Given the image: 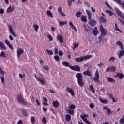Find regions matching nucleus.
I'll use <instances>...</instances> for the list:
<instances>
[{
	"mask_svg": "<svg viewBox=\"0 0 124 124\" xmlns=\"http://www.w3.org/2000/svg\"><path fill=\"white\" fill-rule=\"evenodd\" d=\"M78 85L83 87L84 86V82L83 78V75L81 73H78L76 75Z\"/></svg>",
	"mask_w": 124,
	"mask_h": 124,
	"instance_id": "1",
	"label": "nucleus"
},
{
	"mask_svg": "<svg viewBox=\"0 0 124 124\" xmlns=\"http://www.w3.org/2000/svg\"><path fill=\"white\" fill-rule=\"evenodd\" d=\"M91 58H92V55H87V56H85L83 57L76 58L75 61L77 62H82L84 60L89 59Z\"/></svg>",
	"mask_w": 124,
	"mask_h": 124,
	"instance_id": "2",
	"label": "nucleus"
},
{
	"mask_svg": "<svg viewBox=\"0 0 124 124\" xmlns=\"http://www.w3.org/2000/svg\"><path fill=\"white\" fill-rule=\"evenodd\" d=\"M17 97L18 102H20L24 105L26 106L28 105L27 101H25V100L24 99L21 95H17Z\"/></svg>",
	"mask_w": 124,
	"mask_h": 124,
	"instance_id": "3",
	"label": "nucleus"
},
{
	"mask_svg": "<svg viewBox=\"0 0 124 124\" xmlns=\"http://www.w3.org/2000/svg\"><path fill=\"white\" fill-rule=\"evenodd\" d=\"M100 75L98 70H96L95 74V77L93 78V80L96 82L98 84L101 83V81L99 80Z\"/></svg>",
	"mask_w": 124,
	"mask_h": 124,
	"instance_id": "4",
	"label": "nucleus"
},
{
	"mask_svg": "<svg viewBox=\"0 0 124 124\" xmlns=\"http://www.w3.org/2000/svg\"><path fill=\"white\" fill-rule=\"evenodd\" d=\"M114 11H115V13H116V14H117L118 16H120V17H121L122 19L124 20V13L122 11H121L118 8H114Z\"/></svg>",
	"mask_w": 124,
	"mask_h": 124,
	"instance_id": "5",
	"label": "nucleus"
},
{
	"mask_svg": "<svg viewBox=\"0 0 124 124\" xmlns=\"http://www.w3.org/2000/svg\"><path fill=\"white\" fill-rule=\"evenodd\" d=\"M76 108V106L75 105H71L70 106L69 109L67 110L68 113L71 114V115H73L74 113V109Z\"/></svg>",
	"mask_w": 124,
	"mask_h": 124,
	"instance_id": "6",
	"label": "nucleus"
},
{
	"mask_svg": "<svg viewBox=\"0 0 124 124\" xmlns=\"http://www.w3.org/2000/svg\"><path fill=\"white\" fill-rule=\"evenodd\" d=\"M80 117L85 123H87V124H92V123L87 120V118H86V117H89L88 114H83V115H81Z\"/></svg>",
	"mask_w": 124,
	"mask_h": 124,
	"instance_id": "7",
	"label": "nucleus"
},
{
	"mask_svg": "<svg viewBox=\"0 0 124 124\" xmlns=\"http://www.w3.org/2000/svg\"><path fill=\"white\" fill-rule=\"evenodd\" d=\"M69 68L75 71L80 72V67L78 65H75L74 66L70 65L69 66Z\"/></svg>",
	"mask_w": 124,
	"mask_h": 124,
	"instance_id": "8",
	"label": "nucleus"
},
{
	"mask_svg": "<svg viewBox=\"0 0 124 124\" xmlns=\"http://www.w3.org/2000/svg\"><path fill=\"white\" fill-rule=\"evenodd\" d=\"M100 31L101 32V35L102 36H105L106 35L107 31L104 29V27L102 25H101L100 27Z\"/></svg>",
	"mask_w": 124,
	"mask_h": 124,
	"instance_id": "9",
	"label": "nucleus"
},
{
	"mask_svg": "<svg viewBox=\"0 0 124 124\" xmlns=\"http://www.w3.org/2000/svg\"><path fill=\"white\" fill-rule=\"evenodd\" d=\"M35 77L36 78V79H37V80L40 82V83L42 84V85H45V79H44L43 78H42L41 79V78L39 76H37L36 75H35Z\"/></svg>",
	"mask_w": 124,
	"mask_h": 124,
	"instance_id": "10",
	"label": "nucleus"
},
{
	"mask_svg": "<svg viewBox=\"0 0 124 124\" xmlns=\"http://www.w3.org/2000/svg\"><path fill=\"white\" fill-rule=\"evenodd\" d=\"M116 68L114 66H111L110 67H108L106 69V72H115L116 71Z\"/></svg>",
	"mask_w": 124,
	"mask_h": 124,
	"instance_id": "11",
	"label": "nucleus"
},
{
	"mask_svg": "<svg viewBox=\"0 0 124 124\" xmlns=\"http://www.w3.org/2000/svg\"><path fill=\"white\" fill-rule=\"evenodd\" d=\"M8 29L9 30V31H10V33L12 35H13V36L15 38L16 37V35L14 31V30L12 29V27L11 25L8 24Z\"/></svg>",
	"mask_w": 124,
	"mask_h": 124,
	"instance_id": "12",
	"label": "nucleus"
},
{
	"mask_svg": "<svg viewBox=\"0 0 124 124\" xmlns=\"http://www.w3.org/2000/svg\"><path fill=\"white\" fill-rule=\"evenodd\" d=\"M90 21L89 22V24L92 27H93L94 26H95L96 24L97 23V22L94 19L92 20V17H91V19H89Z\"/></svg>",
	"mask_w": 124,
	"mask_h": 124,
	"instance_id": "13",
	"label": "nucleus"
},
{
	"mask_svg": "<svg viewBox=\"0 0 124 124\" xmlns=\"http://www.w3.org/2000/svg\"><path fill=\"white\" fill-rule=\"evenodd\" d=\"M0 47L1 50H6L7 49L6 46L2 41H0Z\"/></svg>",
	"mask_w": 124,
	"mask_h": 124,
	"instance_id": "14",
	"label": "nucleus"
},
{
	"mask_svg": "<svg viewBox=\"0 0 124 124\" xmlns=\"http://www.w3.org/2000/svg\"><path fill=\"white\" fill-rule=\"evenodd\" d=\"M66 92L69 93L72 96H74L75 93L74 92V90L71 89V88H69V87H66Z\"/></svg>",
	"mask_w": 124,
	"mask_h": 124,
	"instance_id": "15",
	"label": "nucleus"
},
{
	"mask_svg": "<svg viewBox=\"0 0 124 124\" xmlns=\"http://www.w3.org/2000/svg\"><path fill=\"white\" fill-rule=\"evenodd\" d=\"M17 57L18 58H19L20 56L24 53V50L21 48H19V49L17 50Z\"/></svg>",
	"mask_w": 124,
	"mask_h": 124,
	"instance_id": "16",
	"label": "nucleus"
},
{
	"mask_svg": "<svg viewBox=\"0 0 124 124\" xmlns=\"http://www.w3.org/2000/svg\"><path fill=\"white\" fill-rule=\"evenodd\" d=\"M15 9V7L13 6L11 7V5H10L7 9V13H11Z\"/></svg>",
	"mask_w": 124,
	"mask_h": 124,
	"instance_id": "17",
	"label": "nucleus"
},
{
	"mask_svg": "<svg viewBox=\"0 0 124 124\" xmlns=\"http://www.w3.org/2000/svg\"><path fill=\"white\" fill-rule=\"evenodd\" d=\"M104 110H107V113L108 115H111L113 111H111L110 108H108L107 107H104L103 108Z\"/></svg>",
	"mask_w": 124,
	"mask_h": 124,
	"instance_id": "18",
	"label": "nucleus"
},
{
	"mask_svg": "<svg viewBox=\"0 0 124 124\" xmlns=\"http://www.w3.org/2000/svg\"><path fill=\"white\" fill-rule=\"evenodd\" d=\"M83 75L85 76H88L89 77L92 76L91 72L89 70H87L83 72Z\"/></svg>",
	"mask_w": 124,
	"mask_h": 124,
	"instance_id": "19",
	"label": "nucleus"
},
{
	"mask_svg": "<svg viewBox=\"0 0 124 124\" xmlns=\"http://www.w3.org/2000/svg\"><path fill=\"white\" fill-rule=\"evenodd\" d=\"M58 41H59L60 43H63V39L62 36V35H59L57 37Z\"/></svg>",
	"mask_w": 124,
	"mask_h": 124,
	"instance_id": "20",
	"label": "nucleus"
},
{
	"mask_svg": "<svg viewBox=\"0 0 124 124\" xmlns=\"http://www.w3.org/2000/svg\"><path fill=\"white\" fill-rule=\"evenodd\" d=\"M116 45H117L119 46H120V48L121 49V50H124V46L121 41H118L117 42H116Z\"/></svg>",
	"mask_w": 124,
	"mask_h": 124,
	"instance_id": "21",
	"label": "nucleus"
},
{
	"mask_svg": "<svg viewBox=\"0 0 124 124\" xmlns=\"http://www.w3.org/2000/svg\"><path fill=\"white\" fill-rule=\"evenodd\" d=\"M83 27L84 28L85 31L89 32L90 31V29H91V27H90L88 25L84 24L83 25Z\"/></svg>",
	"mask_w": 124,
	"mask_h": 124,
	"instance_id": "22",
	"label": "nucleus"
},
{
	"mask_svg": "<svg viewBox=\"0 0 124 124\" xmlns=\"http://www.w3.org/2000/svg\"><path fill=\"white\" fill-rule=\"evenodd\" d=\"M69 25L71 26L72 29L74 30L75 32H77V29L75 26L73 24V23L71 21L69 22Z\"/></svg>",
	"mask_w": 124,
	"mask_h": 124,
	"instance_id": "23",
	"label": "nucleus"
},
{
	"mask_svg": "<svg viewBox=\"0 0 124 124\" xmlns=\"http://www.w3.org/2000/svg\"><path fill=\"white\" fill-rule=\"evenodd\" d=\"M107 79L108 82H110L111 83H115L116 82V80L114 78H112L111 77H107Z\"/></svg>",
	"mask_w": 124,
	"mask_h": 124,
	"instance_id": "24",
	"label": "nucleus"
},
{
	"mask_svg": "<svg viewBox=\"0 0 124 124\" xmlns=\"http://www.w3.org/2000/svg\"><path fill=\"white\" fill-rule=\"evenodd\" d=\"M98 30H97V27H95L94 30L93 31V34L94 36H96L98 33Z\"/></svg>",
	"mask_w": 124,
	"mask_h": 124,
	"instance_id": "25",
	"label": "nucleus"
},
{
	"mask_svg": "<svg viewBox=\"0 0 124 124\" xmlns=\"http://www.w3.org/2000/svg\"><path fill=\"white\" fill-rule=\"evenodd\" d=\"M65 118L67 122H69L71 120V116L70 114H65Z\"/></svg>",
	"mask_w": 124,
	"mask_h": 124,
	"instance_id": "26",
	"label": "nucleus"
},
{
	"mask_svg": "<svg viewBox=\"0 0 124 124\" xmlns=\"http://www.w3.org/2000/svg\"><path fill=\"white\" fill-rule=\"evenodd\" d=\"M60 104L58 101H53V106L55 108L59 107Z\"/></svg>",
	"mask_w": 124,
	"mask_h": 124,
	"instance_id": "27",
	"label": "nucleus"
},
{
	"mask_svg": "<svg viewBox=\"0 0 124 124\" xmlns=\"http://www.w3.org/2000/svg\"><path fill=\"white\" fill-rule=\"evenodd\" d=\"M46 13H47V15L48 16H49V17H50L51 18H54L52 13H51V12L50 10H47L46 12Z\"/></svg>",
	"mask_w": 124,
	"mask_h": 124,
	"instance_id": "28",
	"label": "nucleus"
},
{
	"mask_svg": "<svg viewBox=\"0 0 124 124\" xmlns=\"http://www.w3.org/2000/svg\"><path fill=\"white\" fill-rule=\"evenodd\" d=\"M99 19L101 23H105L107 21V20L103 16L100 17Z\"/></svg>",
	"mask_w": 124,
	"mask_h": 124,
	"instance_id": "29",
	"label": "nucleus"
},
{
	"mask_svg": "<svg viewBox=\"0 0 124 124\" xmlns=\"http://www.w3.org/2000/svg\"><path fill=\"white\" fill-rule=\"evenodd\" d=\"M22 113L25 116L27 117L28 116V113H27V111L25 108H22Z\"/></svg>",
	"mask_w": 124,
	"mask_h": 124,
	"instance_id": "30",
	"label": "nucleus"
},
{
	"mask_svg": "<svg viewBox=\"0 0 124 124\" xmlns=\"http://www.w3.org/2000/svg\"><path fill=\"white\" fill-rule=\"evenodd\" d=\"M68 23V21H60L59 22V26L60 27H62V26L64 25H66Z\"/></svg>",
	"mask_w": 124,
	"mask_h": 124,
	"instance_id": "31",
	"label": "nucleus"
},
{
	"mask_svg": "<svg viewBox=\"0 0 124 124\" xmlns=\"http://www.w3.org/2000/svg\"><path fill=\"white\" fill-rule=\"evenodd\" d=\"M124 55V49L120 51L119 52V54H118V58L121 59V57Z\"/></svg>",
	"mask_w": 124,
	"mask_h": 124,
	"instance_id": "32",
	"label": "nucleus"
},
{
	"mask_svg": "<svg viewBox=\"0 0 124 124\" xmlns=\"http://www.w3.org/2000/svg\"><path fill=\"white\" fill-rule=\"evenodd\" d=\"M81 19V21L83 22L86 23L87 22V19L86 18V17L83 15H82Z\"/></svg>",
	"mask_w": 124,
	"mask_h": 124,
	"instance_id": "33",
	"label": "nucleus"
},
{
	"mask_svg": "<svg viewBox=\"0 0 124 124\" xmlns=\"http://www.w3.org/2000/svg\"><path fill=\"white\" fill-rule=\"evenodd\" d=\"M124 78V75L123 73H120L118 75V79H123Z\"/></svg>",
	"mask_w": 124,
	"mask_h": 124,
	"instance_id": "34",
	"label": "nucleus"
},
{
	"mask_svg": "<svg viewBox=\"0 0 124 124\" xmlns=\"http://www.w3.org/2000/svg\"><path fill=\"white\" fill-rule=\"evenodd\" d=\"M0 57H3V58H7L6 55L4 51H2L1 52L0 54Z\"/></svg>",
	"mask_w": 124,
	"mask_h": 124,
	"instance_id": "35",
	"label": "nucleus"
},
{
	"mask_svg": "<svg viewBox=\"0 0 124 124\" xmlns=\"http://www.w3.org/2000/svg\"><path fill=\"white\" fill-rule=\"evenodd\" d=\"M89 90H91L93 93H95V89H94L93 85H90Z\"/></svg>",
	"mask_w": 124,
	"mask_h": 124,
	"instance_id": "36",
	"label": "nucleus"
},
{
	"mask_svg": "<svg viewBox=\"0 0 124 124\" xmlns=\"http://www.w3.org/2000/svg\"><path fill=\"white\" fill-rule=\"evenodd\" d=\"M86 13L88 14L89 20H91V17H92L91 13L90 12L89 10H86Z\"/></svg>",
	"mask_w": 124,
	"mask_h": 124,
	"instance_id": "37",
	"label": "nucleus"
},
{
	"mask_svg": "<svg viewBox=\"0 0 124 124\" xmlns=\"http://www.w3.org/2000/svg\"><path fill=\"white\" fill-rule=\"evenodd\" d=\"M69 63L67 62H62V65L63 66H64L65 67H69L70 66V65H69Z\"/></svg>",
	"mask_w": 124,
	"mask_h": 124,
	"instance_id": "38",
	"label": "nucleus"
},
{
	"mask_svg": "<svg viewBox=\"0 0 124 124\" xmlns=\"http://www.w3.org/2000/svg\"><path fill=\"white\" fill-rule=\"evenodd\" d=\"M72 2L74 3L75 0H68L67 1L68 5L69 7H71L72 6Z\"/></svg>",
	"mask_w": 124,
	"mask_h": 124,
	"instance_id": "39",
	"label": "nucleus"
},
{
	"mask_svg": "<svg viewBox=\"0 0 124 124\" xmlns=\"http://www.w3.org/2000/svg\"><path fill=\"white\" fill-rule=\"evenodd\" d=\"M33 27L35 29V32H38V29L39 28V26L38 25H33Z\"/></svg>",
	"mask_w": 124,
	"mask_h": 124,
	"instance_id": "40",
	"label": "nucleus"
},
{
	"mask_svg": "<svg viewBox=\"0 0 124 124\" xmlns=\"http://www.w3.org/2000/svg\"><path fill=\"white\" fill-rule=\"evenodd\" d=\"M82 14V12L79 11V12H78L77 13H76V16L77 18H80L81 17V15Z\"/></svg>",
	"mask_w": 124,
	"mask_h": 124,
	"instance_id": "41",
	"label": "nucleus"
},
{
	"mask_svg": "<svg viewBox=\"0 0 124 124\" xmlns=\"http://www.w3.org/2000/svg\"><path fill=\"white\" fill-rule=\"evenodd\" d=\"M106 13L107 14H109V16H112L113 15V12L109 10H106Z\"/></svg>",
	"mask_w": 124,
	"mask_h": 124,
	"instance_id": "42",
	"label": "nucleus"
},
{
	"mask_svg": "<svg viewBox=\"0 0 124 124\" xmlns=\"http://www.w3.org/2000/svg\"><path fill=\"white\" fill-rule=\"evenodd\" d=\"M31 121L32 124H34L35 122V118L34 117V116H31Z\"/></svg>",
	"mask_w": 124,
	"mask_h": 124,
	"instance_id": "43",
	"label": "nucleus"
},
{
	"mask_svg": "<svg viewBox=\"0 0 124 124\" xmlns=\"http://www.w3.org/2000/svg\"><path fill=\"white\" fill-rule=\"evenodd\" d=\"M113 1L117 3L119 5H122V2L121 1V0H113Z\"/></svg>",
	"mask_w": 124,
	"mask_h": 124,
	"instance_id": "44",
	"label": "nucleus"
},
{
	"mask_svg": "<svg viewBox=\"0 0 124 124\" xmlns=\"http://www.w3.org/2000/svg\"><path fill=\"white\" fill-rule=\"evenodd\" d=\"M119 123H120V124H124V115H123V117H122V118H120Z\"/></svg>",
	"mask_w": 124,
	"mask_h": 124,
	"instance_id": "45",
	"label": "nucleus"
},
{
	"mask_svg": "<svg viewBox=\"0 0 124 124\" xmlns=\"http://www.w3.org/2000/svg\"><path fill=\"white\" fill-rule=\"evenodd\" d=\"M115 57H114V56H111L110 58H109V61L110 62H114V61H115Z\"/></svg>",
	"mask_w": 124,
	"mask_h": 124,
	"instance_id": "46",
	"label": "nucleus"
},
{
	"mask_svg": "<svg viewBox=\"0 0 124 124\" xmlns=\"http://www.w3.org/2000/svg\"><path fill=\"white\" fill-rule=\"evenodd\" d=\"M46 52L49 55H53V52L52 50H49L48 49H46Z\"/></svg>",
	"mask_w": 124,
	"mask_h": 124,
	"instance_id": "47",
	"label": "nucleus"
},
{
	"mask_svg": "<svg viewBox=\"0 0 124 124\" xmlns=\"http://www.w3.org/2000/svg\"><path fill=\"white\" fill-rule=\"evenodd\" d=\"M79 46V44L77 43H75L74 45L73 49H75L78 47Z\"/></svg>",
	"mask_w": 124,
	"mask_h": 124,
	"instance_id": "48",
	"label": "nucleus"
},
{
	"mask_svg": "<svg viewBox=\"0 0 124 124\" xmlns=\"http://www.w3.org/2000/svg\"><path fill=\"white\" fill-rule=\"evenodd\" d=\"M54 52L55 55H57L58 53V47H55Z\"/></svg>",
	"mask_w": 124,
	"mask_h": 124,
	"instance_id": "49",
	"label": "nucleus"
},
{
	"mask_svg": "<svg viewBox=\"0 0 124 124\" xmlns=\"http://www.w3.org/2000/svg\"><path fill=\"white\" fill-rule=\"evenodd\" d=\"M100 101L104 104H106L108 103L107 100H103L102 99H100Z\"/></svg>",
	"mask_w": 124,
	"mask_h": 124,
	"instance_id": "50",
	"label": "nucleus"
},
{
	"mask_svg": "<svg viewBox=\"0 0 124 124\" xmlns=\"http://www.w3.org/2000/svg\"><path fill=\"white\" fill-rule=\"evenodd\" d=\"M54 59L56 61H59L60 60V57L58 55H55L54 56Z\"/></svg>",
	"mask_w": 124,
	"mask_h": 124,
	"instance_id": "51",
	"label": "nucleus"
},
{
	"mask_svg": "<svg viewBox=\"0 0 124 124\" xmlns=\"http://www.w3.org/2000/svg\"><path fill=\"white\" fill-rule=\"evenodd\" d=\"M47 37H48V39H49L50 41H53V37L50 34H48L47 35Z\"/></svg>",
	"mask_w": 124,
	"mask_h": 124,
	"instance_id": "52",
	"label": "nucleus"
},
{
	"mask_svg": "<svg viewBox=\"0 0 124 124\" xmlns=\"http://www.w3.org/2000/svg\"><path fill=\"white\" fill-rule=\"evenodd\" d=\"M19 77H20V78H24V77H25L26 75H25V74H23V75H22V74L19 73Z\"/></svg>",
	"mask_w": 124,
	"mask_h": 124,
	"instance_id": "53",
	"label": "nucleus"
},
{
	"mask_svg": "<svg viewBox=\"0 0 124 124\" xmlns=\"http://www.w3.org/2000/svg\"><path fill=\"white\" fill-rule=\"evenodd\" d=\"M105 4H106L110 9H112V7L109 4V3H108V2H107V1L105 2Z\"/></svg>",
	"mask_w": 124,
	"mask_h": 124,
	"instance_id": "54",
	"label": "nucleus"
},
{
	"mask_svg": "<svg viewBox=\"0 0 124 124\" xmlns=\"http://www.w3.org/2000/svg\"><path fill=\"white\" fill-rule=\"evenodd\" d=\"M63 55H64V53L62 52V51L60 50L59 52V55L60 56H63Z\"/></svg>",
	"mask_w": 124,
	"mask_h": 124,
	"instance_id": "55",
	"label": "nucleus"
},
{
	"mask_svg": "<svg viewBox=\"0 0 124 124\" xmlns=\"http://www.w3.org/2000/svg\"><path fill=\"white\" fill-rule=\"evenodd\" d=\"M84 4H85L86 6H87L88 8H90V4L87 2L84 1Z\"/></svg>",
	"mask_w": 124,
	"mask_h": 124,
	"instance_id": "56",
	"label": "nucleus"
},
{
	"mask_svg": "<svg viewBox=\"0 0 124 124\" xmlns=\"http://www.w3.org/2000/svg\"><path fill=\"white\" fill-rule=\"evenodd\" d=\"M47 120L46 118V117H44L42 118V122L43 124H45Z\"/></svg>",
	"mask_w": 124,
	"mask_h": 124,
	"instance_id": "57",
	"label": "nucleus"
},
{
	"mask_svg": "<svg viewBox=\"0 0 124 124\" xmlns=\"http://www.w3.org/2000/svg\"><path fill=\"white\" fill-rule=\"evenodd\" d=\"M114 30L117 31H119V32L121 33L122 31L120 30V29L118 28V27H116L114 28Z\"/></svg>",
	"mask_w": 124,
	"mask_h": 124,
	"instance_id": "58",
	"label": "nucleus"
},
{
	"mask_svg": "<svg viewBox=\"0 0 124 124\" xmlns=\"http://www.w3.org/2000/svg\"><path fill=\"white\" fill-rule=\"evenodd\" d=\"M0 78H1L2 83L3 84L4 82V75L1 76Z\"/></svg>",
	"mask_w": 124,
	"mask_h": 124,
	"instance_id": "59",
	"label": "nucleus"
},
{
	"mask_svg": "<svg viewBox=\"0 0 124 124\" xmlns=\"http://www.w3.org/2000/svg\"><path fill=\"white\" fill-rule=\"evenodd\" d=\"M2 74L3 76H4V72L2 71V68L0 67V74Z\"/></svg>",
	"mask_w": 124,
	"mask_h": 124,
	"instance_id": "60",
	"label": "nucleus"
},
{
	"mask_svg": "<svg viewBox=\"0 0 124 124\" xmlns=\"http://www.w3.org/2000/svg\"><path fill=\"white\" fill-rule=\"evenodd\" d=\"M9 47L11 49V50H13L14 49V48H13V46H12V44H10L9 45H8Z\"/></svg>",
	"mask_w": 124,
	"mask_h": 124,
	"instance_id": "61",
	"label": "nucleus"
},
{
	"mask_svg": "<svg viewBox=\"0 0 124 124\" xmlns=\"http://www.w3.org/2000/svg\"><path fill=\"white\" fill-rule=\"evenodd\" d=\"M43 110L45 112H47V108H44V107H43Z\"/></svg>",
	"mask_w": 124,
	"mask_h": 124,
	"instance_id": "62",
	"label": "nucleus"
},
{
	"mask_svg": "<svg viewBox=\"0 0 124 124\" xmlns=\"http://www.w3.org/2000/svg\"><path fill=\"white\" fill-rule=\"evenodd\" d=\"M90 107L91 108H93L94 107V105L93 104V103L90 104Z\"/></svg>",
	"mask_w": 124,
	"mask_h": 124,
	"instance_id": "63",
	"label": "nucleus"
},
{
	"mask_svg": "<svg viewBox=\"0 0 124 124\" xmlns=\"http://www.w3.org/2000/svg\"><path fill=\"white\" fill-rule=\"evenodd\" d=\"M23 124V122L22 120H19L17 123V124Z\"/></svg>",
	"mask_w": 124,
	"mask_h": 124,
	"instance_id": "64",
	"label": "nucleus"
}]
</instances>
